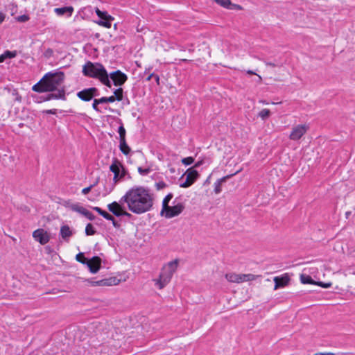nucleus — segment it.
<instances>
[{"label": "nucleus", "mask_w": 355, "mask_h": 355, "mask_svg": "<svg viewBox=\"0 0 355 355\" xmlns=\"http://www.w3.org/2000/svg\"><path fill=\"white\" fill-rule=\"evenodd\" d=\"M6 15L3 12H0V24L5 20Z\"/></svg>", "instance_id": "obj_45"}, {"label": "nucleus", "mask_w": 355, "mask_h": 355, "mask_svg": "<svg viewBox=\"0 0 355 355\" xmlns=\"http://www.w3.org/2000/svg\"><path fill=\"white\" fill-rule=\"evenodd\" d=\"M211 163V160L209 158H207V157H202V158H200L196 164L195 165L193 166L195 168H197V167H199L201 165L204 164H209Z\"/></svg>", "instance_id": "obj_29"}, {"label": "nucleus", "mask_w": 355, "mask_h": 355, "mask_svg": "<svg viewBox=\"0 0 355 355\" xmlns=\"http://www.w3.org/2000/svg\"><path fill=\"white\" fill-rule=\"evenodd\" d=\"M114 19H101L99 21H96V23L103 27L110 28L112 26V21Z\"/></svg>", "instance_id": "obj_23"}, {"label": "nucleus", "mask_w": 355, "mask_h": 355, "mask_svg": "<svg viewBox=\"0 0 355 355\" xmlns=\"http://www.w3.org/2000/svg\"><path fill=\"white\" fill-rule=\"evenodd\" d=\"M93 209L94 211H96L98 214H100L101 216H103L104 218L105 216L107 215V212L103 210L102 209H101L100 207H93Z\"/></svg>", "instance_id": "obj_40"}, {"label": "nucleus", "mask_w": 355, "mask_h": 355, "mask_svg": "<svg viewBox=\"0 0 355 355\" xmlns=\"http://www.w3.org/2000/svg\"><path fill=\"white\" fill-rule=\"evenodd\" d=\"M73 234V231L68 225H62L60 227V235L62 239L69 241V238Z\"/></svg>", "instance_id": "obj_16"}, {"label": "nucleus", "mask_w": 355, "mask_h": 355, "mask_svg": "<svg viewBox=\"0 0 355 355\" xmlns=\"http://www.w3.org/2000/svg\"><path fill=\"white\" fill-rule=\"evenodd\" d=\"M104 218H105L107 220L112 221L114 226L116 225V222L114 218L109 213H107V215L104 216Z\"/></svg>", "instance_id": "obj_42"}, {"label": "nucleus", "mask_w": 355, "mask_h": 355, "mask_svg": "<svg viewBox=\"0 0 355 355\" xmlns=\"http://www.w3.org/2000/svg\"><path fill=\"white\" fill-rule=\"evenodd\" d=\"M64 73L62 72H49L32 87L34 92L42 93L48 92L57 91L61 89L59 88L64 81Z\"/></svg>", "instance_id": "obj_2"}, {"label": "nucleus", "mask_w": 355, "mask_h": 355, "mask_svg": "<svg viewBox=\"0 0 355 355\" xmlns=\"http://www.w3.org/2000/svg\"><path fill=\"white\" fill-rule=\"evenodd\" d=\"M155 81L157 82V83L159 84V77L157 75H155Z\"/></svg>", "instance_id": "obj_51"}, {"label": "nucleus", "mask_w": 355, "mask_h": 355, "mask_svg": "<svg viewBox=\"0 0 355 355\" xmlns=\"http://www.w3.org/2000/svg\"><path fill=\"white\" fill-rule=\"evenodd\" d=\"M184 176H185V181L180 184V187L187 188L194 183L198 179L199 174L194 167H191L187 169Z\"/></svg>", "instance_id": "obj_8"}, {"label": "nucleus", "mask_w": 355, "mask_h": 355, "mask_svg": "<svg viewBox=\"0 0 355 355\" xmlns=\"http://www.w3.org/2000/svg\"><path fill=\"white\" fill-rule=\"evenodd\" d=\"M125 129L123 125H121L118 129V133L119 135V141L125 140Z\"/></svg>", "instance_id": "obj_32"}, {"label": "nucleus", "mask_w": 355, "mask_h": 355, "mask_svg": "<svg viewBox=\"0 0 355 355\" xmlns=\"http://www.w3.org/2000/svg\"><path fill=\"white\" fill-rule=\"evenodd\" d=\"M352 211H349L345 213L346 218H348L349 216L351 215Z\"/></svg>", "instance_id": "obj_52"}, {"label": "nucleus", "mask_w": 355, "mask_h": 355, "mask_svg": "<svg viewBox=\"0 0 355 355\" xmlns=\"http://www.w3.org/2000/svg\"><path fill=\"white\" fill-rule=\"evenodd\" d=\"M92 273H96L100 269L101 264V259L98 257H94L92 259L87 260L86 263Z\"/></svg>", "instance_id": "obj_15"}, {"label": "nucleus", "mask_w": 355, "mask_h": 355, "mask_svg": "<svg viewBox=\"0 0 355 355\" xmlns=\"http://www.w3.org/2000/svg\"><path fill=\"white\" fill-rule=\"evenodd\" d=\"M65 98V91L63 87L61 89L55 91V93L49 94L43 101H50L51 99H64Z\"/></svg>", "instance_id": "obj_17"}, {"label": "nucleus", "mask_w": 355, "mask_h": 355, "mask_svg": "<svg viewBox=\"0 0 355 355\" xmlns=\"http://www.w3.org/2000/svg\"><path fill=\"white\" fill-rule=\"evenodd\" d=\"M230 9H236V10H241L242 8L241 6L239 5H237V4H232L231 3V5L229 6Z\"/></svg>", "instance_id": "obj_44"}, {"label": "nucleus", "mask_w": 355, "mask_h": 355, "mask_svg": "<svg viewBox=\"0 0 355 355\" xmlns=\"http://www.w3.org/2000/svg\"><path fill=\"white\" fill-rule=\"evenodd\" d=\"M259 103L261 104H263V105H268L269 104V103L268 101H266V100H263V99H260L259 101Z\"/></svg>", "instance_id": "obj_47"}, {"label": "nucleus", "mask_w": 355, "mask_h": 355, "mask_svg": "<svg viewBox=\"0 0 355 355\" xmlns=\"http://www.w3.org/2000/svg\"><path fill=\"white\" fill-rule=\"evenodd\" d=\"M85 208L81 205H80L78 203H75L74 205H69V209L78 212L82 215L84 209Z\"/></svg>", "instance_id": "obj_24"}, {"label": "nucleus", "mask_w": 355, "mask_h": 355, "mask_svg": "<svg viewBox=\"0 0 355 355\" xmlns=\"http://www.w3.org/2000/svg\"><path fill=\"white\" fill-rule=\"evenodd\" d=\"M114 98L115 101H120L123 98V89L118 88L114 92V95L112 96Z\"/></svg>", "instance_id": "obj_25"}, {"label": "nucleus", "mask_w": 355, "mask_h": 355, "mask_svg": "<svg viewBox=\"0 0 355 355\" xmlns=\"http://www.w3.org/2000/svg\"><path fill=\"white\" fill-rule=\"evenodd\" d=\"M95 12L101 19H114L107 12L101 11L98 8H95Z\"/></svg>", "instance_id": "obj_19"}, {"label": "nucleus", "mask_w": 355, "mask_h": 355, "mask_svg": "<svg viewBox=\"0 0 355 355\" xmlns=\"http://www.w3.org/2000/svg\"><path fill=\"white\" fill-rule=\"evenodd\" d=\"M257 80H256L255 81H256L257 83H261V81H262V78H261V76H259V75H258V74H257Z\"/></svg>", "instance_id": "obj_48"}, {"label": "nucleus", "mask_w": 355, "mask_h": 355, "mask_svg": "<svg viewBox=\"0 0 355 355\" xmlns=\"http://www.w3.org/2000/svg\"><path fill=\"white\" fill-rule=\"evenodd\" d=\"M2 62L1 61H0V63Z\"/></svg>", "instance_id": "obj_57"}, {"label": "nucleus", "mask_w": 355, "mask_h": 355, "mask_svg": "<svg viewBox=\"0 0 355 355\" xmlns=\"http://www.w3.org/2000/svg\"><path fill=\"white\" fill-rule=\"evenodd\" d=\"M46 112L48 114H55V110H46Z\"/></svg>", "instance_id": "obj_50"}, {"label": "nucleus", "mask_w": 355, "mask_h": 355, "mask_svg": "<svg viewBox=\"0 0 355 355\" xmlns=\"http://www.w3.org/2000/svg\"><path fill=\"white\" fill-rule=\"evenodd\" d=\"M95 233H96V230H95L94 227L91 223L87 224L85 227V234L87 236H91V235H94Z\"/></svg>", "instance_id": "obj_30"}, {"label": "nucleus", "mask_w": 355, "mask_h": 355, "mask_svg": "<svg viewBox=\"0 0 355 355\" xmlns=\"http://www.w3.org/2000/svg\"><path fill=\"white\" fill-rule=\"evenodd\" d=\"M34 239L42 245H45L50 240L49 233L44 229H37L33 232Z\"/></svg>", "instance_id": "obj_11"}, {"label": "nucleus", "mask_w": 355, "mask_h": 355, "mask_svg": "<svg viewBox=\"0 0 355 355\" xmlns=\"http://www.w3.org/2000/svg\"><path fill=\"white\" fill-rule=\"evenodd\" d=\"M110 170L114 173V181L117 182L125 175L126 171L122 164L118 160H114L110 166Z\"/></svg>", "instance_id": "obj_6"}, {"label": "nucleus", "mask_w": 355, "mask_h": 355, "mask_svg": "<svg viewBox=\"0 0 355 355\" xmlns=\"http://www.w3.org/2000/svg\"><path fill=\"white\" fill-rule=\"evenodd\" d=\"M178 266V261L177 259L169 261L165 264L160 272L159 277L154 279L155 285L159 288L162 289L171 281L173 274L176 271Z\"/></svg>", "instance_id": "obj_4"}, {"label": "nucleus", "mask_w": 355, "mask_h": 355, "mask_svg": "<svg viewBox=\"0 0 355 355\" xmlns=\"http://www.w3.org/2000/svg\"><path fill=\"white\" fill-rule=\"evenodd\" d=\"M138 172L141 175H147L150 172V169L149 168L138 167Z\"/></svg>", "instance_id": "obj_37"}, {"label": "nucleus", "mask_w": 355, "mask_h": 355, "mask_svg": "<svg viewBox=\"0 0 355 355\" xmlns=\"http://www.w3.org/2000/svg\"><path fill=\"white\" fill-rule=\"evenodd\" d=\"M16 20L19 22H26L29 20V17L27 15H20L16 17Z\"/></svg>", "instance_id": "obj_39"}, {"label": "nucleus", "mask_w": 355, "mask_h": 355, "mask_svg": "<svg viewBox=\"0 0 355 355\" xmlns=\"http://www.w3.org/2000/svg\"><path fill=\"white\" fill-rule=\"evenodd\" d=\"M119 149L125 155H128L131 149L128 146V145L126 143L125 140H121L119 141Z\"/></svg>", "instance_id": "obj_20"}, {"label": "nucleus", "mask_w": 355, "mask_h": 355, "mask_svg": "<svg viewBox=\"0 0 355 355\" xmlns=\"http://www.w3.org/2000/svg\"><path fill=\"white\" fill-rule=\"evenodd\" d=\"M228 178V176H226V177H223V178L218 180L216 183H215V188H214V192L218 194L219 193H220L221 191V187H220V184L222 182H225V180Z\"/></svg>", "instance_id": "obj_26"}, {"label": "nucleus", "mask_w": 355, "mask_h": 355, "mask_svg": "<svg viewBox=\"0 0 355 355\" xmlns=\"http://www.w3.org/2000/svg\"><path fill=\"white\" fill-rule=\"evenodd\" d=\"M312 285H318L322 288H327L331 286V282H322L320 281H315L312 279Z\"/></svg>", "instance_id": "obj_28"}, {"label": "nucleus", "mask_w": 355, "mask_h": 355, "mask_svg": "<svg viewBox=\"0 0 355 355\" xmlns=\"http://www.w3.org/2000/svg\"><path fill=\"white\" fill-rule=\"evenodd\" d=\"M107 279H102L96 282H92V286H105V285H109L107 283Z\"/></svg>", "instance_id": "obj_38"}, {"label": "nucleus", "mask_w": 355, "mask_h": 355, "mask_svg": "<svg viewBox=\"0 0 355 355\" xmlns=\"http://www.w3.org/2000/svg\"><path fill=\"white\" fill-rule=\"evenodd\" d=\"M183 209V205L182 203H178L173 206L166 207L162 212L164 214L166 218H171L180 214Z\"/></svg>", "instance_id": "obj_9"}, {"label": "nucleus", "mask_w": 355, "mask_h": 355, "mask_svg": "<svg viewBox=\"0 0 355 355\" xmlns=\"http://www.w3.org/2000/svg\"><path fill=\"white\" fill-rule=\"evenodd\" d=\"M275 282V290H277L280 288H284L287 286L290 281V277L288 274H284L282 276L275 277L274 279Z\"/></svg>", "instance_id": "obj_14"}, {"label": "nucleus", "mask_w": 355, "mask_h": 355, "mask_svg": "<svg viewBox=\"0 0 355 355\" xmlns=\"http://www.w3.org/2000/svg\"><path fill=\"white\" fill-rule=\"evenodd\" d=\"M76 260L83 263H85L87 261L86 258L85 257L83 253H79L76 255Z\"/></svg>", "instance_id": "obj_41"}, {"label": "nucleus", "mask_w": 355, "mask_h": 355, "mask_svg": "<svg viewBox=\"0 0 355 355\" xmlns=\"http://www.w3.org/2000/svg\"><path fill=\"white\" fill-rule=\"evenodd\" d=\"M94 185H90L89 187H86V188H84L83 190H82V193L84 194V195H86L93 188Z\"/></svg>", "instance_id": "obj_43"}, {"label": "nucleus", "mask_w": 355, "mask_h": 355, "mask_svg": "<svg viewBox=\"0 0 355 355\" xmlns=\"http://www.w3.org/2000/svg\"><path fill=\"white\" fill-rule=\"evenodd\" d=\"M83 73L85 76L97 79L104 85L111 87L109 74L101 63L89 61L86 62L83 67Z\"/></svg>", "instance_id": "obj_3"}, {"label": "nucleus", "mask_w": 355, "mask_h": 355, "mask_svg": "<svg viewBox=\"0 0 355 355\" xmlns=\"http://www.w3.org/2000/svg\"><path fill=\"white\" fill-rule=\"evenodd\" d=\"M173 198V194L171 193H168L163 200V202H162V210H164L165 208H166V207H168V203L170 202V200L172 199Z\"/></svg>", "instance_id": "obj_31"}, {"label": "nucleus", "mask_w": 355, "mask_h": 355, "mask_svg": "<svg viewBox=\"0 0 355 355\" xmlns=\"http://www.w3.org/2000/svg\"><path fill=\"white\" fill-rule=\"evenodd\" d=\"M155 75H154L153 73L150 74L148 78H147V80H150L151 79L152 77H155Z\"/></svg>", "instance_id": "obj_55"}, {"label": "nucleus", "mask_w": 355, "mask_h": 355, "mask_svg": "<svg viewBox=\"0 0 355 355\" xmlns=\"http://www.w3.org/2000/svg\"><path fill=\"white\" fill-rule=\"evenodd\" d=\"M99 101L101 104L107 103H113L114 102V98L111 96L109 97H102L99 98Z\"/></svg>", "instance_id": "obj_35"}, {"label": "nucleus", "mask_w": 355, "mask_h": 355, "mask_svg": "<svg viewBox=\"0 0 355 355\" xmlns=\"http://www.w3.org/2000/svg\"><path fill=\"white\" fill-rule=\"evenodd\" d=\"M123 205H125V203L121 202V199L119 202H113L110 204L107 205L108 210L112 212L114 216L117 217L125 216H129L130 214L128 213L126 210H125Z\"/></svg>", "instance_id": "obj_7"}, {"label": "nucleus", "mask_w": 355, "mask_h": 355, "mask_svg": "<svg viewBox=\"0 0 355 355\" xmlns=\"http://www.w3.org/2000/svg\"><path fill=\"white\" fill-rule=\"evenodd\" d=\"M154 202V193L143 186L131 187L121 198V202L125 203L130 211L139 215L150 211Z\"/></svg>", "instance_id": "obj_1"}, {"label": "nucleus", "mask_w": 355, "mask_h": 355, "mask_svg": "<svg viewBox=\"0 0 355 355\" xmlns=\"http://www.w3.org/2000/svg\"><path fill=\"white\" fill-rule=\"evenodd\" d=\"M306 269H304L300 275V281L302 284H311V276L306 272Z\"/></svg>", "instance_id": "obj_22"}, {"label": "nucleus", "mask_w": 355, "mask_h": 355, "mask_svg": "<svg viewBox=\"0 0 355 355\" xmlns=\"http://www.w3.org/2000/svg\"><path fill=\"white\" fill-rule=\"evenodd\" d=\"M74 204L75 203H72L70 201H65L63 205H64V206H65L66 207L69 209V205H74Z\"/></svg>", "instance_id": "obj_46"}, {"label": "nucleus", "mask_w": 355, "mask_h": 355, "mask_svg": "<svg viewBox=\"0 0 355 355\" xmlns=\"http://www.w3.org/2000/svg\"><path fill=\"white\" fill-rule=\"evenodd\" d=\"M313 355H322V353H316V354H315Z\"/></svg>", "instance_id": "obj_56"}, {"label": "nucleus", "mask_w": 355, "mask_h": 355, "mask_svg": "<svg viewBox=\"0 0 355 355\" xmlns=\"http://www.w3.org/2000/svg\"><path fill=\"white\" fill-rule=\"evenodd\" d=\"M225 277L229 282L237 284L255 279V276L252 274H236L234 272H229L225 274Z\"/></svg>", "instance_id": "obj_5"}, {"label": "nucleus", "mask_w": 355, "mask_h": 355, "mask_svg": "<svg viewBox=\"0 0 355 355\" xmlns=\"http://www.w3.org/2000/svg\"><path fill=\"white\" fill-rule=\"evenodd\" d=\"M111 78L116 86H121L127 80L128 76L120 70L115 71L109 74V78Z\"/></svg>", "instance_id": "obj_12"}, {"label": "nucleus", "mask_w": 355, "mask_h": 355, "mask_svg": "<svg viewBox=\"0 0 355 355\" xmlns=\"http://www.w3.org/2000/svg\"><path fill=\"white\" fill-rule=\"evenodd\" d=\"M307 128L302 125H299L293 128V130L289 136L291 140L300 139L306 132Z\"/></svg>", "instance_id": "obj_13"}, {"label": "nucleus", "mask_w": 355, "mask_h": 355, "mask_svg": "<svg viewBox=\"0 0 355 355\" xmlns=\"http://www.w3.org/2000/svg\"><path fill=\"white\" fill-rule=\"evenodd\" d=\"M245 73L247 74H250V75H252V74L253 75H257V73L255 72H254L253 71H252V70H247V71H245Z\"/></svg>", "instance_id": "obj_49"}, {"label": "nucleus", "mask_w": 355, "mask_h": 355, "mask_svg": "<svg viewBox=\"0 0 355 355\" xmlns=\"http://www.w3.org/2000/svg\"><path fill=\"white\" fill-rule=\"evenodd\" d=\"M82 215L85 216L90 220H93L94 219V216L93 215V214L89 210H87L86 208L84 209Z\"/></svg>", "instance_id": "obj_34"}, {"label": "nucleus", "mask_w": 355, "mask_h": 355, "mask_svg": "<svg viewBox=\"0 0 355 355\" xmlns=\"http://www.w3.org/2000/svg\"><path fill=\"white\" fill-rule=\"evenodd\" d=\"M54 12L59 16L67 15V17H71L73 12V8L72 6L56 8L54 9Z\"/></svg>", "instance_id": "obj_18"}, {"label": "nucleus", "mask_w": 355, "mask_h": 355, "mask_svg": "<svg viewBox=\"0 0 355 355\" xmlns=\"http://www.w3.org/2000/svg\"><path fill=\"white\" fill-rule=\"evenodd\" d=\"M182 162L183 164L188 166L194 162V159L192 157H187L183 158L182 159Z\"/></svg>", "instance_id": "obj_36"}, {"label": "nucleus", "mask_w": 355, "mask_h": 355, "mask_svg": "<svg viewBox=\"0 0 355 355\" xmlns=\"http://www.w3.org/2000/svg\"><path fill=\"white\" fill-rule=\"evenodd\" d=\"M98 95V89L96 87L85 89L77 93V96L84 101H89L93 97Z\"/></svg>", "instance_id": "obj_10"}, {"label": "nucleus", "mask_w": 355, "mask_h": 355, "mask_svg": "<svg viewBox=\"0 0 355 355\" xmlns=\"http://www.w3.org/2000/svg\"><path fill=\"white\" fill-rule=\"evenodd\" d=\"M101 104L99 101V99H94L92 104V107L94 110H96L98 112H102V110L101 107H98V105Z\"/></svg>", "instance_id": "obj_33"}, {"label": "nucleus", "mask_w": 355, "mask_h": 355, "mask_svg": "<svg viewBox=\"0 0 355 355\" xmlns=\"http://www.w3.org/2000/svg\"><path fill=\"white\" fill-rule=\"evenodd\" d=\"M322 355H335V354L331 352H325V353H322Z\"/></svg>", "instance_id": "obj_53"}, {"label": "nucleus", "mask_w": 355, "mask_h": 355, "mask_svg": "<svg viewBox=\"0 0 355 355\" xmlns=\"http://www.w3.org/2000/svg\"><path fill=\"white\" fill-rule=\"evenodd\" d=\"M270 115V111L268 109H263L258 114V116L262 120L267 119Z\"/></svg>", "instance_id": "obj_27"}, {"label": "nucleus", "mask_w": 355, "mask_h": 355, "mask_svg": "<svg viewBox=\"0 0 355 355\" xmlns=\"http://www.w3.org/2000/svg\"><path fill=\"white\" fill-rule=\"evenodd\" d=\"M17 55V51H4V53L3 54H1L0 55V61H1L2 62L7 58H13L15 57H16Z\"/></svg>", "instance_id": "obj_21"}, {"label": "nucleus", "mask_w": 355, "mask_h": 355, "mask_svg": "<svg viewBox=\"0 0 355 355\" xmlns=\"http://www.w3.org/2000/svg\"><path fill=\"white\" fill-rule=\"evenodd\" d=\"M266 65H268V66H271V67H275V64L273 63H271V62H266Z\"/></svg>", "instance_id": "obj_54"}]
</instances>
